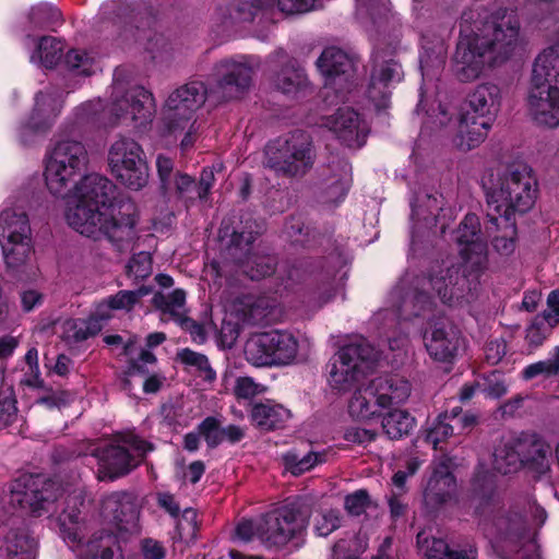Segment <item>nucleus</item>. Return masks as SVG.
Returning a JSON list of instances; mask_svg holds the SVG:
<instances>
[{
	"label": "nucleus",
	"instance_id": "nucleus-1",
	"mask_svg": "<svg viewBox=\"0 0 559 559\" xmlns=\"http://www.w3.org/2000/svg\"><path fill=\"white\" fill-rule=\"evenodd\" d=\"M88 164L84 144L66 139L56 143L46 159L45 181L51 194L69 197L66 219L79 234L93 240L108 239L114 243L131 242L136 238L138 207L130 200L110 202L114 183L98 175H82Z\"/></svg>",
	"mask_w": 559,
	"mask_h": 559
},
{
	"label": "nucleus",
	"instance_id": "nucleus-2",
	"mask_svg": "<svg viewBox=\"0 0 559 559\" xmlns=\"http://www.w3.org/2000/svg\"><path fill=\"white\" fill-rule=\"evenodd\" d=\"M464 13L452 59L454 74L462 82L477 80L486 70L507 61L519 45L520 25L512 17L484 24H468Z\"/></svg>",
	"mask_w": 559,
	"mask_h": 559
},
{
	"label": "nucleus",
	"instance_id": "nucleus-3",
	"mask_svg": "<svg viewBox=\"0 0 559 559\" xmlns=\"http://www.w3.org/2000/svg\"><path fill=\"white\" fill-rule=\"evenodd\" d=\"M483 181L486 187L487 217L497 227L499 218L525 214L535 204L537 181L525 164L514 163L492 170Z\"/></svg>",
	"mask_w": 559,
	"mask_h": 559
},
{
	"label": "nucleus",
	"instance_id": "nucleus-4",
	"mask_svg": "<svg viewBox=\"0 0 559 559\" xmlns=\"http://www.w3.org/2000/svg\"><path fill=\"white\" fill-rule=\"evenodd\" d=\"M526 106L537 126L559 127V46H550L535 58Z\"/></svg>",
	"mask_w": 559,
	"mask_h": 559
},
{
	"label": "nucleus",
	"instance_id": "nucleus-5",
	"mask_svg": "<svg viewBox=\"0 0 559 559\" xmlns=\"http://www.w3.org/2000/svg\"><path fill=\"white\" fill-rule=\"evenodd\" d=\"M501 106L500 87L493 83L478 84L468 95L466 108L457 121L454 146L462 151L477 147L485 141Z\"/></svg>",
	"mask_w": 559,
	"mask_h": 559
},
{
	"label": "nucleus",
	"instance_id": "nucleus-6",
	"mask_svg": "<svg viewBox=\"0 0 559 559\" xmlns=\"http://www.w3.org/2000/svg\"><path fill=\"white\" fill-rule=\"evenodd\" d=\"M264 154L265 167L286 177L304 176L314 162L311 140L299 130L270 142Z\"/></svg>",
	"mask_w": 559,
	"mask_h": 559
},
{
	"label": "nucleus",
	"instance_id": "nucleus-7",
	"mask_svg": "<svg viewBox=\"0 0 559 559\" xmlns=\"http://www.w3.org/2000/svg\"><path fill=\"white\" fill-rule=\"evenodd\" d=\"M378 352L361 341L343 346L330 361L329 384L337 392H347L373 371Z\"/></svg>",
	"mask_w": 559,
	"mask_h": 559
},
{
	"label": "nucleus",
	"instance_id": "nucleus-8",
	"mask_svg": "<svg viewBox=\"0 0 559 559\" xmlns=\"http://www.w3.org/2000/svg\"><path fill=\"white\" fill-rule=\"evenodd\" d=\"M111 175L127 188L138 191L148 182V165L145 153L134 139L119 135L108 150Z\"/></svg>",
	"mask_w": 559,
	"mask_h": 559
},
{
	"label": "nucleus",
	"instance_id": "nucleus-9",
	"mask_svg": "<svg viewBox=\"0 0 559 559\" xmlns=\"http://www.w3.org/2000/svg\"><path fill=\"white\" fill-rule=\"evenodd\" d=\"M153 445L134 436L107 444L103 449L93 448L83 454L98 460L97 478L114 480L130 473ZM82 453L80 452L79 455Z\"/></svg>",
	"mask_w": 559,
	"mask_h": 559
},
{
	"label": "nucleus",
	"instance_id": "nucleus-10",
	"mask_svg": "<svg viewBox=\"0 0 559 559\" xmlns=\"http://www.w3.org/2000/svg\"><path fill=\"white\" fill-rule=\"evenodd\" d=\"M298 342L293 334L271 331L251 337L245 347L246 359L255 367L284 366L297 356Z\"/></svg>",
	"mask_w": 559,
	"mask_h": 559
},
{
	"label": "nucleus",
	"instance_id": "nucleus-11",
	"mask_svg": "<svg viewBox=\"0 0 559 559\" xmlns=\"http://www.w3.org/2000/svg\"><path fill=\"white\" fill-rule=\"evenodd\" d=\"M474 273L467 276L461 272L460 265L443 262L421 280V286L425 288L428 285L443 304L469 302L475 298L478 286V272Z\"/></svg>",
	"mask_w": 559,
	"mask_h": 559
},
{
	"label": "nucleus",
	"instance_id": "nucleus-12",
	"mask_svg": "<svg viewBox=\"0 0 559 559\" xmlns=\"http://www.w3.org/2000/svg\"><path fill=\"white\" fill-rule=\"evenodd\" d=\"M0 245L8 267L24 265L32 253L31 226L27 215L7 209L0 213Z\"/></svg>",
	"mask_w": 559,
	"mask_h": 559
},
{
	"label": "nucleus",
	"instance_id": "nucleus-13",
	"mask_svg": "<svg viewBox=\"0 0 559 559\" xmlns=\"http://www.w3.org/2000/svg\"><path fill=\"white\" fill-rule=\"evenodd\" d=\"M309 521V512L297 503L284 504L264 514L262 526L263 544L281 547L301 535Z\"/></svg>",
	"mask_w": 559,
	"mask_h": 559
},
{
	"label": "nucleus",
	"instance_id": "nucleus-14",
	"mask_svg": "<svg viewBox=\"0 0 559 559\" xmlns=\"http://www.w3.org/2000/svg\"><path fill=\"white\" fill-rule=\"evenodd\" d=\"M206 90L201 82H190L175 90L163 110V124L167 132L183 131L193 120L197 109L205 102Z\"/></svg>",
	"mask_w": 559,
	"mask_h": 559
},
{
	"label": "nucleus",
	"instance_id": "nucleus-15",
	"mask_svg": "<svg viewBox=\"0 0 559 559\" xmlns=\"http://www.w3.org/2000/svg\"><path fill=\"white\" fill-rule=\"evenodd\" d=\"M59 496L60 487L56 481L41 475L25 474L14 480L10 502L39 515Z\"/></svg>",
	"mask_w": 559,
	"mask_h": 559
},
{
	"label": "nucleus",
	"instance_id": "nucleus-16",
	"mask_svg": "<svg viewBox=\"0 0 559 559\" xmlns=\"http://www.w3.org/2000/svg\"><path fill=\"white\" fill-rule=\"evenodd\" d=\"M260 62L252 56L222 59L213 68V78L225 98H235L248 91Z\"/></svg>",
	"mask_w": 559,
	"mask_h": 559
},
{
	"label": "nucleus",
	"instance_id": "nucleus-17",
	"mask_svg": "<svg viewBox=\"0 0 559 559\" xmlns=\"http://www.w3.org/2000/svg\"><path fill=\"white\" fill-rule=\"evenodd\" d=\"M258 233L234 231L230 239L229 254L239 264L242 273L251 280H260L274 273L276 259L270 254L252 252V243Z\"/></svg>",
	"mask_w": 559,
	"mask_h": 559
},
{
	"label": "nucleus",
	"instance_id": "nucleus-18",
	"mask_svg": "<svg viewBox=\"0 0 559 559\" xmlns=\"http://www.w3.org/2000/svg\"><path fill=\"white\" fill-rule=\"evenodd\" d=\"M111 112L117 119H130L135 127L146 126L155 115L153 95L142 86H132L122 93L120 84L115 83Z\"/></svg>",
	"mask_w": 559,
	"mask_h": 559
},
{
	"label": "nucleus",
	"instance_id": "nucleus-19",
	"mask_svg": "<svg viewBox=\"0 0 559 559\" xmlns=\"http://www.w3.org/2000/svg\"><path fill=\"white\" fill-rule=\"evenodd\" d=\"M320 73L325 79V90L336 92L348 91L355 78L356 67L354 58L343 49L326 47L316 62Z\"/></svg>",
	"mask_w": 559,
	"mask_h": 559
},
{
	"label": "nucleus",
	"instance_id": "nucleus-20",
	"mask_svg": "<svg viewBox=\"0 0 559 559\" xmlns=\"http://www.w3.org/2000/svg\"><path fill=\"white\" fill-rule=\"evenodd\" d=\"M456 242L466 267L473 272L481 271L487 262V243L481 237L477 215H465L456 229Z\"/></svg>",
	"mask_w": 559,
	"mask_h": 559
},
{
	"label": "nucleus",
	"instance_id": "nucleus-21",
	"mask_svg": "<svg viewBox=\"0 0 559 559\" xmlns=\"http://www.w3.org/2000/svg\"><path fill=\"white\" fill-rule=\"evenodd\" d=\"M471 490L474 514L479 523L496 521L501 509V499L495 475L484 467L477 468L472 478Z\"/></svg>",
	"mask_w": 559,
	"mask_h": 559
},
{
	"label": "nucleus",
	"instance_id": "nucleus-22",
	"mask_svg": "<svg viewBox=\"0 0 559 559\" xmlns=\"http://www.w3.org/2000/svg\"><path fill=\"white\" fill-rule=\"evenodd\" d=\"M100 513L118 532L133 534L139 531V510L127 493L114 492L104 498Z\"/></svg>",
	"mask_w": 559,
	"mask_h": 559
},
{
	"label": "nucleus",
	"instance_id": "nucleus-23",
	"mask_svg": "<svg viewBox=\"0 0 559 559\" xmlns=\"http://www.w3.org/2000/svg\"><path fill=\"white\" fill-rule=\"evenodd\" d=\"M477 423L478 418L475 414L463 412L459 406L453 407L438 416L436 423L427 431L426 440L437 449L448 438L469 432Z\"/></svg>",
	"mask_w": 559,
	"mask_h": 559
},
{
	"label": "nucleus",
	"instance_id": "nucleus-24",
	"mask_svg": "<svg viewBox=\"0 0 559 559\" xmlns=\"http://www.w3.org/2000/svg\"><path fill=\"white\" fill-rule=\"evenodd\" d=\"M515 437L523 467L537 475L548 473L552 453L549 442L533 431H522Z\"/></svg>",
	"mask_w": 559,
	"mask_h": 559
},
{
	"label": "nucleus",
	"instance_id": "nucleus-25",
	"mask_svg": "<svg viewBox=\"0 0 559 559\" xmlns=\"http://www.w3.org/2000/svg\"><path fill=\"white\" fill-rule=\"evenodd\" d=\"M460 331L450 322H440L425 335V346L429 356L439 362L450 364L461 347Z\"/></svg>",
	"mask_w": 559,
	"mask_h": 559
},
{
	"label": "nucleus",
	"instance_id": "nucleus-26",
	"mask_svg": "<svg viewBox=\"0 0 559 559\" xmlns=\"http://www.w3.org/2000/svg\"><path fill=\"white\" fill-rule=\"evenodd\" d=\"M324 124L348 147L358 148L366 142L367 128L358 112L352 108L337 109L335 114L326 117Z\"/></svg>",
	"mask_w": 559,
	"mask_h": 559
},
{
	"label": "nucleus",
	"instance_id": "nucleus-27",
	"mask_svg": "<svg viewBox=\"0 0 559 559\" xmlns=\"http://www.w3.org/2000/svg\"><path fill=\"white\" fill-rule=\"evenodd\" d=\"M455 495V477L450 471L449 460L442 457L432 467V473L424 491L425 502L435 508L451 501Z\"/></svg>",
	"mask_w": 559,
	"mask_h": 559
},
{
	"label": "nucleus",
	"instance_id": "nucleus-28",
	"mask_svg": "<svg viewBox=\"0 0 559 559\" xmlns=\"http://www.w3.org/2000/svg\"><path fill=\"white\" fill-rule=\"evenodd\" d=\"M61 110V95L49 88L35 96V105L28 121L22 127V136L27 131L38 133L47 131Z\"/></svg>",
	"mask_w": 559,
	"mask_h": 559
},
{
	"label": "nucleus",
	"instance_id": "nucleus-29",
	"mask_svg": "<svg viewBox=\"0 0 559 559\" xmlns=\"http://www.w3.org/2000/svg\"><path fill=\"white\" fill-rule=\"evenodd\" d=\"M275 56L284 64L273 74L271 79L272 86L292 98L306 94L309 82L304 70L295 60L289 59L284 50H277Z\"/></svg>",
	"mask_w": 559,
	"mask_h": 559
},
{
	"label": "nucleus",
	"instance_id": "nucleus-30",
	"mask_svg": "<svg viewBox=\"0 0 559 559\" xmlns=\"http://www.w3.org/2000/svg\"><path fill=\"white\" fill-rule=\"evenodd\" d=\"M249 415L252 424L264 431L283 429L292 418L290 409L274 400L254 403Z\"/></svg>",
	"mask_w": 559,
	"mask_h": 559
},
{
	"label": "nucleus",
	"instance_id": "nucleus-31",
	"mask_svg": "<svg viewBox=\"0 0 559 559\" xmlns=\"http://www.w3.org/2000/svg\"><path fill=\"white\" fill-rule=\"evenodd\" d=\"M369 384L383 408L404 403L411 394L409 382L397 376L378 377L371 380Z\"/></svg>",
	"mask_w": 559,
	"mask_h": 559
},
{
	"label": "nucleus",
	"instance_id": "nucleus-32",
	"mask_svg": "<svg viewBox=\"0 0 559 559\" xmlns=\"http://www.w3.org/2000/svg\"><path fill=\"white\" fill-rule=\"evenodd\" d=\"M382 409L384 408L377 401L369 383L357 386L347 405L349 416L357 421H368L380 417Z\"/></svg>",
	"mask_w": 559,
	"mask_h": 559
},
{
	"label": "nucleus",
	"instance_id": "nucleus-33",
	"mask_svg": "<svg viewBox=\"0 0 559 559\" xmlns=\"http://www.w3.org/2000/svg\"><path fill=\"white\" fill-rule=\"evenodd\" d=\"M420 551L427 559H476L477 551L473 547L452 549L445 540L437 537L417 535Z\"/></svg>",
	"mask_w": 559,
	"mask_h": 559
},
{
	"label": "nucleus",
	"instance_id": "nucleus-34",
	"mask_svg": "<svg viewBox=\"0 0 559 559\" xmlns=\"http://www.w3.org/2000/svg\"><path fill=\"white\" fill-rule=\"evenodd\" d=\"M444 200L438 192L420 190L412 201V216L418 221L435 223L443 211Z\"/></svg>",
	"mask_w": 559,
	"mask_h": 559
},
{
	"label": "nucleus",
	"instance_id": "nucleus-35",
	"mask_svg": "<svg viewBox=\"0 0 559 559\" xmlns=\"http://www.w3.org/2000/svg\"><path fill=\"white\" fill-rule=\"evenodd\" d=\"M148 293L150 289L146 287L135 290H119L98 305V316L100 319H110L112 310L131 311L139 300Z\"/></svg>",
	"mask_w": 559,
	"mask_h": 559
},
{
	"label": "nucleus",
	"instance_id": "nucleus-36",
	"mask_svg": "<svg viewBox=\"0 0 559 559\" xmlns=\"http://www.w3.org/2000/svg\"><path fill=\"white\" fill-rule=\"evenodd\" d=\"M516 444V437L513 436L496 449L493 453V467L499 473L510 474L523 468Z\"/></svg>",
	"mask_w": 559,
	"mask_h": 559
},
{
	"label": "nucleus",
	"instance_id": "nucleus-37",
	"mask_svg": "<svg viewBox=\"0 0 559 559\" xmlns=\"http://www.w3.org/2000/svg\"><path fill=\"white\" fill-rule=\"evenodd\" d=\"M152 302L163 313L169 314L179 323H183L186 317V292L183 289L177 288L168 294L155 293Z\"/></svg>",
	"mask_w": 559,
	"mask_h": 559
},
{
	"label": "nucleus",
	"instance_id": "nucleus-38",
	"mask_svg": "<svg viewBox=\"0 0 559 559\" xmlns=\"http://www.w3.org/2000/svg\"><path fill=\"white\" fill-rule=\"evenodd\" d=\"M37 543L24 531L10 532L5 537L8 559H35Z\"/></svg>",
	"mask_w": 559,
	"mask_h": 559
},
{
	"label": "nucleus",
	"instance_id": "nucleus-39",
	"mask_svg": "<svg viewBox=\"0 0 559 559\" xmlns=\"http://www.w3.org/2000/svg\"><path fill=\"white\" fill-rule=\"evenodd\" d=\"M448 46L445 39L441 36L430 38L428 35L423 37V53L420 55L421 69L440 68L445 61Z\"/></svg>",
	"mask_w": 559,
	"mask_h": 559
},
{
	"label": "nucleus",
	"instance_id": "nucleus-40",
	"mask_svg": "<svg viewBox=\"0 0 559 559\" xmlns=\"http://www.w3.org/2000/svg\"><path fill=\"white\" fill-rule=\"evenodd\" d=\"M489 225L487 231L502 230V235L495 236L492 246L501 255H510L515 249L516 228L513 218L501 217L498 221V227L488 218Z\"/></svg>",
	"mask_w": 559,
	"mask_h": 559
},
{
	"label": "nucleus",
	"instance_id": "nucleus-41",
	"mask_svg": "<svg viewBox=\"0 0 559 559\" xmlns=\"http://www.w3.org/2000/svg\"><path fill=\"white\" fill-rule=\"evenodd\" d=\"M415 426V418L406 411L394 409L382 419V428L390 439H401L411 433Z\"/></svg>",
	"mask_w": 559,
	"mask_h": 559
},
{
	"label": "nucleus",
	"instance_id": "nucleus-42",
	"mask_svg": "<svg viewBox=\"0 0 559 559\" xmlns=\"http://www.w3.org/2000/svg\"><path fill=\"white\" fill-rule=\"evenodd\" d=\"M62 44L52 36H43L36 43V49L31 56L33 62H40L46 68H52L61 58Z\"/></svg>",
	"mask_w": 559,
	"mask_h": 559
},
{
	"label": "nucleus",
	"instance_id": "nucleus-43",
	"mask_svg": "<svg viewBox=\"0 0 559 559\" xmlns=\"http://www.w3.org/2000/svg\"><path fill=\"white\" fill-rule=\"evenodd\" d=\"M324 453L308 452L301 456L297 451L292 450L283 455V461L286 469L293 475L299 476L324 462Z\"/></svg>",
	"mask_w": 559,
	"mask_h": 559
},
{
	"label": "nucleus",
	"instance_id": "nucleus-44",
	"mask_svg": "<svg viewBox=\"0 0 559 559\" xmlns=\"http://www.w3.org/2000/svg\"><path fill=\"white\" fill-rule=\"evenodd\" d=\"M431 306V298L426 290H409L407 292L399 306L400 314L404 319L418 317L423 311L429 309Z\"/></svg>",
	"mask_w": 559,
	"mask_h": 559
},
{
	"label": "nucleus",
	"instance_id": "nucleus-45",
	"mask_svg": "<svg viewBox=\"0 0 559 559\" xmlns=\"http://www.w3.org/2000/svg\"><path fill=\"white\" fill-rule=\"evenodd\" d=\"M342 515L336 509H320L313 516V531L318 536L326 537L341 527Z\"/></svg>",
	"mask_w": 559,
	"mask_h": 559
},
{
	"label": "nucleus",
	"instance_id": "nucleus-46",
	"mask_svg": "<svg viewBox=\"0 0 559 559\" xmlns=\"http://www.w3.org/2000/svg\"><path fill=\"white\" fill-rule=\"evenodd\" d=\"M80 510L75 507L66 509L59 515L60 533L64 539L72 543L80 542L82 538L80 525Z\"/></svg>",
	"mask_w": 559,
	"mask_h": 559
},
{
	"label": "nucleus",
	"instance_id": "nucleus-47",
	"mask_svg": "<svg viewBox=\"0 0 559 559\" xmlns=\"http://www.w3.org/2000/svg\"><path fill=\"white\" fill-rule=\"evenodd\" d=\"M178 359L189 367H194L199 371V376L206 381H213L216 378L215 371L212 369L207 357L189 348H185L177 354Z\"/></svg>",
	"mask_w": 559,
	"mask_h": 559
},
{
	"label": "nucleus",
	"instance_id": "nucleus-48",
	"mask_svg": "<svg viewBox=\"0 0 559 559\" xmlns=\"http://www.w3.org/2000/svg\"><path fill=\"white\" fill-rule=\"evenodd\" d=\"M68 68L78 75H91L95 72V58L85 50L72 49L66 55Z\"/></svg>",
	"mask_w": 559,
	"mask_h": 559
},
{
	"label": "nucleus",
	"instance_id": "nucleus-49",
	"mask_svg": "<svg viewBox=\"0 0 559 559\" xmlns=\"http://www.w3.org/2000/svg\"><path fill=\"white\" fill-rule=\"evenodd\" d=\"M28 20L35 28L50 27L60 22L61 13L52 5L38 4L31 9Z\"/></svg>",
	"mask_w": 559,
	"mask_h": 559
},
{
	"label": "nucleus",
	"instance_id": "nucleus-50",
	"mask_svg": "<svg viewBox=\"0 0 559 559\" xmlns=\"http://www.w3.org/2000/svg\"><path fill=\"white\" fill-rule=\"evenodd\" d=\"M378 52L373 57L374 67L371 76L380 83L389 85L390 82L401 80V66L393 59L381 60Z\"/></svg>",
	"mask_w": 559,
	"mask_h": 559
},
{
	"label": "nucleus",
	"instance_id": "nucleus-51",
	"mask_svg": "<svg viewBox=\"0 0 559 559\" xmlns=\"http://www.w3.org/2000/svg\"><path fill=\"white\" fill-rule=\"evenodd\" d=\"M270 0H238L233 4L230 19L236 22H251Z\"/></svg>",
	"mask_w": 559,
	"mask_h": 559
},
{
	"label": "nucleus",
	"instance_id": "nucleus-52",
	"mask_svg": "<svg viewBox=\"0 0 559 559\" xmlns=\"http://www.w3.org/2000/svg\"><path fill=\"white\" fill-rule=\"evenodd\" d=\"M522 374L525 380H531L540 374L546 377L559 374V347H556L552 358L528 365Z\"/></svg>",
	"mask_w": 559,
	"mask_h": 559
},
{
	"label": "nucleus",
	"instance_id": "nucleus-53",
	"mask_svg": "<svg viewBox=\"0 0 559 559\" xmlns=\"http://www.w3.org/2000/svg\"><path fill=\"white\" fill-rule=\"evenodd\" d=\"M349 183L350 166L347 163L343 162L341 176L326 185V201L337 202L342 200L348 191Z\"/></svg>",
	"mask_w": 559,
	"mask_h": 559
},
{
	"label": "nucleus",
	"instance_id": "nucleus-54",
	"mask_svg": "<svg viewBox=\"0 0 559 559\" xmlns=\"http://www.w3.org/2000/svg\"><path fill=\"white\" fill-rule=\"evenodd\" d=\"M266 391L265 385L255 382L251 377H238L233 388L234 395L238 400H251Z\"/></svg>",
	"mask_w": 559,
	"mask_h": 559
},
{
	"label": "nucleus",
	"instance_id": "nucleus-55",
	"mask_svg": "<svg viewBox=\"0 0 559 559\" xmlns=\"http://www.w3.org/2000/svg\"><path fill=\"white\" fill-rule=\"evenodd\" d=\"M127 273L134 280H144L152 274V257L148 252H139L134 254L128 265Z\"/></svg>",
	"mask_w": 559,
	"mask_h": 559
},
{
	"label": "nucleus",
	"instance_id": "nucleus-56",
	"mask_svg": "<svg viewBox=\"0 0 559 559\" xmlns=\"http://www.w3.org/2000/svg\"><path fill=\"white\" fill-rule=\"evenodd\" d=\"M15 404L11 388L0 391V428H5L15 420L17 411Z\"/></svg>",
	"mask_w": 559,
	"mask_h": 559
},
{
	"label": "nucleus",
	"instance_id": "nucleus-57",
	"mask_svg": "<svg viewBox=\"0 0 559 559\" xmlns=\"http://www.w3.org/2000/svg\"><path fill=\"white\" fill-rule=\"evenodd\" d=\"M198 430L209 448H216L222 443L221 421L216 417H206L199 424Z\"/></svg>",
	"mask_w": 559,
	"mask_h": 559
},
{
	"label": "nucleus",
	"instance_id": "nucleus-58",
	"mask_svg": "<svg viewBox=\"0 0 559 559\" xmlns=\"http://www.w3.org/2000/svg\"><path fill=\"white\" fill-rule=\"evenodd\" d=\"M371 500L365 489L356 490L345 497L344 508L352 516H359L370 507Z\"/></svg>",
	"mask_w": 559,
	"mask_h": 559
},
{
	"label": "nucleus",
	"instance_id": "nucleus-59",
	"mask_svg": "<svg viewBox=\"0 0 559 559\" xmlns=\"http://www.w3.org/2000/svg\"><path fill=\"white\" fill-rule=\"evenodd\" d=\"M263 523H264V515L261 516L257 521L243 520L237 525L236 534L240 539H242L245 542H249L253 537H258L261 540V543L263 544V536H262Z\"/></svg>",
	"mask_w": 559,
	"mask_h": 559
},
{
	"label": "nucleus",
	"instance_id": "nucleus-60",
	"mask_svg": "<svg viewBox=\"0 0 559 559\" xmlns=\"http://www.w3.org/2000/svg\"><path fill=\"white\" fill-rule=\"evenodd\" d=\"M390 95L389 85L380 83L371 76L370 84L368 86V97L378 109L388 107Z\"/></svg>",
	"mask_w": 559,
	"mask_h": 559
},
{
	"label": "nucleus",
	"instance_id": "nucleus-61",
	"mask_svg": "<svg viewBox=\"0 0 559 559\" xmlns=\"http://www.w3.org/2000/svg\"><path fill=\"white\" fill-rule=\"evenodd\" d=\"M73 400L71 393L66 391H49L45 393L43 396H39L36 400V404L44 405L48 408L57 407L60 408L62 406L68 405Z\"/></svg>",
	"mask_w": 559,
	"mask_h": 559
},
{
	"label": "nucleus",
	"instance_id": "nucleus-62",
	"mask_svg": "<svg viewBox=\"0 0 559 559\" xmlns=\"http://www.w3.org/2000/svg\"><path fill=\"white\" fill-rule=\"evenodd\" d=\"M543 321L550 328L559 324V289H554L547 297V309L542 313Z\"/></svg>",
	"mask_w": 559,
	"mask_h": 559
},
{
	"label": "nucleus",
	"instance_id": "nucleus-63",
	"mask_svg": "<svg viewBox=\"0 0 559 559\" xmlns=\"http://www.w3.org/2000/svg\"><path fill=\"white\" fill-rule=\"evenodd\" d=\"M525 340L533 348L540 346L546 340V330L544 322L543 320H539V317L535 318L527 326Z\"/></svg>",
	"mask_w": 559,
	"mask_h": 559
},
{
	"label": "nucleus",
	"instance_id": "nucleus-64",
	"mask_svg": "<svg viewBox=\"0 0 559 559\" xmlns=\"http://www.w3.org/2000/svg\"><path fill=\"white\" fill-rule=\"evenodd\" d=\"M114 551L108 544L92 540L87 544L84 559H112Z\"/></svg>",
	"mask_w": 559,
	"mask_h": 559
}]
</instances>
